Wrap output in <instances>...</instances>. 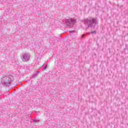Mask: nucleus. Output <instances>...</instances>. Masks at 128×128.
<instances>
[{
	"mask_svg": "<svg viewBox=\"0 0 128 128\" xmlns=\"http://www.w3.org/2000/svg\"><path fill=\"white\" fill-rule=\"evenodd\" d=\"M90 34H96V30L92 31V32H90Z\"/></svg>",
	"mask_w": 128,
	"mask_h": 128,
	"instance_id": "obj_6",
	"label": "nucleus"
},
{
	"mask_svg": "<svg viewBox=\"0 0 128 128\" xmlns=\"http://www.w3.org/2000/svg\"><path fill=\"white\" fill-rule=\"evenodd\" d=\"M69 32H70V34H72V32H74V31H72V30L69 31Z\"/></svg>",
	"mask_w": 128,
	"mask_h": 128,
	"instance_id": "obj_12",
	"label": "nucleus"
},
{
	"mask_svg": "<svg viewBox=\"0 0 128 128\" xmlns=\"http://www.w3.org/2000/svg\"><path fill=\"white\" fill-rule=\"evenodd\" d=\"M30 58V55L28 53H24L22 56H21V58L22 62H28Z\"/></svg>",
	"mask_w": 128,
	"mask_h": 128,
	"instance_id": "obj_4",
	"label": "nucleus"
},
{
	"mask_svg": "<svg viewBox=\"0 0 128 128\" xmlns=\"http://www.w3.org/2000/svg\"><path fill=\"white\" fill-rule=\"evenodd\" d=\"M15 62L16 64H20V62H18V61H16Z\"/></svg>",
	"mask_w": 128,
	"mask_h": 128,
	"instance_id": "obj_8",
	"label": "nucleus"
},
{
	"mask_svg": "<svg viewBox=\"0 0 128 128\" xmlns=\"http://www.w3.org/2000/svg\"><path fill=\"white\" fill-rule=\"evenodd\" d=\"M83 22L84 24L87 26L86 30H88L90 28H95L96 26L98 24V18L92 17H89L86 18L83 20Z\"/></svg>",
	"mask_w": 128,
	"mask_h": 128,
	"instance_id": "obj_1",
	"label": "nucleus"
},
{
	"mask_svg": "<svg viewBox=\"0 0 128 128\" xmlns=\"http://www.w3.org/2000/svg\"><path fill=\"white\" fill-rule=\"evenodd\" d=\"M38 76L37 73L34 72V74L32 75V78H36Z\"/></svg>",
	"mask_w": 128,
	"mask_h": 128,
	"instance_id": "obj_5",
	"label": "nucleus"
},
{
	"mask_svg": "<svg viewBox=\"0 0 128 128\" xmlns=\"http://www.w3.org/2000/svg\"><path fill=\"white\" fill-rule=\"evenodd\" d=\"M47 68H48V65H45V66L44 68H43V70H46Z\"/></svg>",
	"mask_w": 128,
	"mask_h": 128,
	"instance_id": "obj_7",
	"label": "nucleus"
},
{
	"mask_svg": "<svg viewBox=\"0 0 128 128\" xmlns=\"http://www.w3.org/2000/svg\"><path fill=\"white\" fill-rule=\"evenodd\" d=\"M40 71L36 72V73L37 74V75H38V74H40Z\"/></svg>",
	"mask_w": 128,
	"mask_h": 128,
	"instance_id": "obj_10",
	"label": "nucleus"
},
{
	"mask_svg": "<svg viewBox=\"0 0 128 128\" xmlns=\"http://www.w3.org/2000/svg\"><path fill=\"white\" fill-rule=\"evenodd\" d=\"M86 34H90V33H87Z\"/></svg>",
	"mask_w": 128,
	"mask_h": 128,
	"instance_id": "obj_13",
	"label": "nucleus"
},
{
	"mask_svg": "<svg viewBox=\"0 0 128 128\" xmlns=\"http://www.w3.org/2000/svg\"><path fill=\"white\" fill-rule=\"evenodd\" d=\"M76 22V20L74 18H69L67 20V22H66V24L69 28L74 27V24Z\"/></svg>",
	"mask_w": 128,
	"mask_h": 128,
	"instance_id": "obj_3",
	"label": "nucleus"
},
{
	"mask_svg": "<svg viewBox=\"0 0 128 128\" xmlns=\"http://www.w3.org/2000/svg\"><path fill=\"white\" fill-rule=\"evenodd\" d=\"M12 78L4 75L1 80V84L2 86H10L12 84Z\"/></svg>",
	"mask_w": 128,
	"mask_h": 128,
	"instance_id": "obj_2",
	"label": "nucleus"
},
{
	"mask_svg": "<svg viewBox=\"0 0 128 128\" xmlns=\"http://www.w3.org/2000/svg\"><path fill=\"white\" fill-rule=\"evenodd\" d=\"M34 122H38V120H34Z\"/></svg>",
	"mask_w": 128,
	"mask_h": 128,
	"instance_id": "obj_9",
	"label": "nucleus"
},
{
	"mask_svg": "<svg viewBox=\"0 0 128 128\" xmlns=\"http://www.w3.org/2000/svg\"><path fill=\"white\" fill-rule=\"evenodd\" d=\"M84 36H86V34H84L82 35V38H84Z\"/></svg>",
	"mask_w": 128,
	"mask_h": 128,
	"instance_id": "obj_11",
	"label": "nucleus"
}]
</instances>
